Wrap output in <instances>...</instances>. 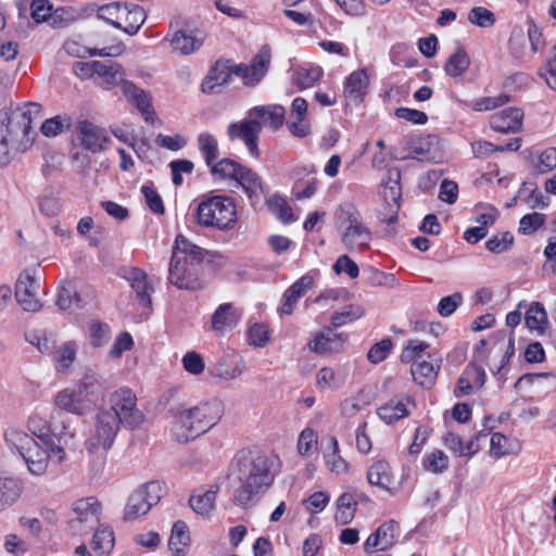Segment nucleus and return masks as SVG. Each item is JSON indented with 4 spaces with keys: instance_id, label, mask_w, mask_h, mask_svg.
Masks as SVG:
<instances>
[{
    "instance_id": "64",
    "label": "nucleus",
    "mask_w": 556,
    "mask_h": 556,
    "mask_svg": "<svg viewBox=\"0 0 556 556\" xmlns=\"http://www.w3.org/2000/svg\"><path fill=\"white\" fill-rule=\"evenodd\" d=\"M462 301L463 296L458 292L444 296L438 304V313L442 317H448L457 309Z\"/></svg>"
},
{
    "instance_id": "21",
    "label": "nucleus",
    "mask_w": 556,
    "mask_h": 556,
    "mask_svg": "<svg viewBox=\"0 0 556 556\" xmlns=\"http://www.w3.org/2000/svg\"><path fill=\"white\" fill-rule=\"evenodd\" d=\"M241 319V312L232 303H223L217 306L211 317V330L217 336H224L232 330Z\"/></svg>"
},
{
    "instance_id": "31",
    "label": "nucleus",
    "mask_w": 556,
    "mask_h": 556,
    "mask_svg": "<svg viewBox=\"0 0 556 556\" xmlns=\"http://www.w3.org/2000/svg\"><path fill=\"white\" fill-rule=\"evenodd\" d=\"M122 91L127 100L136 105L147 122H153L155 113L151 109L148 94L142 89L135 86L131 81L122 80Z\"/></svg>"
},
{
    "instance_id": "33",
    "label": "nucleus",
    "mask_w": 556,
    "mask_h": 556,
    "mask_svg": "<svg viewBox=\"0 0 556 556\" xmlns=\"http://www.w3.org/2000/svg\"><path fill=\"white\" fill-rule=\"evenodd\" d=\"M236 181L242 187L252 205L260 202L264 195V184L254 170L243 167Z\"/></svg>"
},
{
    "instance_id": "20",
    "label": "nucleus",
    "mask_w": 556,
    "mask_h": 556,
    "mask_svg": "<svg viewBox=\"0 0 556 556\" xmlns=\"http://www.w3.org/2000/svg\"><path fill=\"white\" fill-rule=\"evenodd\" d=\"M416 407L409 396H395L377 408L378 417L387 425H392L410 415Z\"/></svg>"
},
{
    "instance_id": "49",
    "label": "nucleus",
    "mask_w": 556,
    "mask_h": 556,
    "mask_svg": "<svg viewBox=\"0 0 556 556\" xmlns=\"http://www.w3.org/2000/svg\"><path fill=\"white\" fill-rule=\"evenodd\" d=\"M54 405L60 410H65L77 416L84 415L75 394L70 388L61 390L55 394Z\"/></svg>"
},
{
    "instance_id": "54",
    "label": "nucleus",
    "mask_w": 556,
    "mask_h": 556,
    "mask_svg": "<svg viewBox=\"0 0 556 556\" xmlns=\"http://www.w3.org/2000/svg\"><path fill=\"white\" fill-rule=\"evenodd\" d=\"M93 531L92 548L101 553L111 551L114 545L113 531L106 527L99 528V526Z\"/></svg>"
},
{
    "instance_id": "8",
    "label": "nucleus",
    "mask_w": 556,
    "mask_h": 556,
    "mask_svg": "<svg viewBox=\"0 0 556 556\" xmlns=\"http://www.w3.org/2000/svg\"><path fill=\"white\" fill-rule=\"evenodd\" d=\"M237 220L233 200L226 195H214L203 200L197 208V222L202 227L228 230Z\"/></svg>"
},
{
    "instance_id": "63",
    "label": "nucleus",
    "mask_w": 556,
    "mask_h": 556,
    "mask_svg": "<svg viewBox=\"0 0 556 556\" xmlns=\"http://www.w3.org/2000/svg\"><path fill=\"white\" fill-rule=\"evenodd\" d=\"M52 14L49 0H31L30 15L36 23L46 22Z\"/></svg>"
},
{
    "instance_id": "30",
    "label": "nucleus",
    "mask_w": 556,
    "mask_h": 556,
    "mask_svg": "<svg viewBox=\"0 0 556 556\" xmlns=\"http://www.w3.org/2000/svg\"><path fill=\"white\" fill-rule=\"evenodd\" d=\"M122 91L127 100L136 105L147 122H153L155 113L151 109L148 94L142 89L135 86L131 81L122 80Z\"/></svg>"
},
{
    "instance_id": "46",
    "label": "nucleus",
    "mask_w": 556,
    "mask_h": 556,
    "mask_svg": "<svg viewBox=\"0 0 556 556\" xmlns=\"http://www.w3.org/2000/svg\"><path fill=\"white\" fill-rule=\"evenodd\" d=\"M364 315V308L358 304H350L343 306L340 311H337L331 316V325L334 328L344 326L356 319H359Z\"/></svg>"
},
{
    "instance_id": "35",
    "label": "nucleus",
    "mask_w": 556,
    "mask_h": 556,
    "mask_svg": "<svg viewBox=\"0 0 556 556\" xmlns=\"http://www.w3.org/2000/svg\"><path fill=\"white\" fill-rule=\"evenodd\" d=\"M203 45V38L193 35L192 33H187L186 30H176L170 39L169 46L173 52L179 53L181 55H189L195 51H198Z\"/></svg>"
},
{
    "instance_id": "3",
    "label": "nucleus",
    "mask_w": 556,
    "mask_h": 556,
    "mask_svg": "<svg viewBox=\"0 0 556 556\" xmlns=\"http://www.w3.org/2000/svg\"><path fill=\"white\" fill-rule=\"evenodd\" d=\"M224 403L212 399L199 403L193 407L175 406L169 408L175 421L173 434L177 442L187 443L214 427L223 417Z\"/></svg>"
},
{
    "instance_id": "52",
    "label": "nucleus",
    "mask_w": 556,
    "mask_h": 556,
    "mask_svg": "<svg viewBox=\"0 0 556 556\" xmlns=\"http://www.w3.org/2000/svg\"><path fill=\"white\" fill-rule=\"evenodd\" d=\"M448 457L447 455L440 451L434 450L429 454H426L422 459V466L425 470L430 471L432 473H441L448 468Z\"/></svg>"
},
{
    "instance_id": "13",
    "label": "nucleus",
    "mask_w": 556,
    "mask_h": 556,
    "mask_svg": "<svg viewBox=\"0 0 556 556\" xmlns=\"http://www.w3.org/2000/svg\"><path fill=\"white\" fill-rule=\"evenodd\" d=\"M40 276L35 270L22 271L15 285V298L26 312H38L42 303L38 296L40 289Z\"/></svg>"
},
{
    "instance_id": "15",
    "label": "nucleus",
    "mask_w": 556,
    "mask_h": 556,
    "mask_svg": "<svg viewBox=\"0 0 556 556\" xmlns=\"http://www.w3.org/2000/svg\"><path fill=\"white\" fill-rule=\"evenodd\" d=\"M75 131L81 147L91 153H101L111 143L109 132L92 122L79 121L75 126Z\"/></svg>"
},
{
    "instance_id": "10",
    "label": "nucleus",
    "mask_w": 556,
    "mask_h": 556,
    "mask_svg": "<svg viewBox=\"0 0 556 556\" xmlns=\"http://www.w3.org/2000/svg\"><path fill=\"white\" fill-rule=\"evenodd\" d=\"M121 425L113 412L106 409L99 412L96 416L93 429L85 443L86 450L89 453L99 450L106 453L112 447Z\"/></svg>"
},
{
    "instance_id": "43",
    "label": "nucleus",
    "mask_w": 556,
    "mask_h": 556,
    "mask_svg": "<svg viewBox=\"0 0 556 556\" xmlns=\"http://www.w3.org/2000/svg\"><path fill=\"white\" fill-rule=\"evenodd\" d=\"M470 65V59L463 48H458L444 65L445 73L451 77L463 75Z\"/></svg>"
},
{
    "instance_id": "11",
    "label": "nucleus",
    "mask_w": 556,
    "mask_h": 556,
    "mask_svg": "<svg viewBox=\"0 0 556 556\" xmlns=\"http://www.w3.org/2000/svg\"><path fill=\"white\" fill-rule=\"evenodd\" d=\"M111 408L117 420L128 429L138 428L144 420V415L137 407V397L128 388H121L110 396Z\"/></svg>"
},
{
    "instance_id": "2",
    "label": "nucleus",
    "mask_w": 556,
    "mask_h": 556,
    "mask_svg": "<svg viewBox=\"0 0 556 556\" xmlns=\"http://www.w3.org/2000/svg\"><path fill=\"white\" fill-rule=\"evenodd\" d=\"M40 117L41 105L35 102L0 112V166L7 165L13 153L33 144L31 123Z\"/></svg>"
},
{
    "instance_id": "59",
    "label": "nucleus",
    "mask_w": 556,
    "mask_h": 556,
    "mask_svg": "<svg viewBox=\"0 0 556 556\" xmlns=\"http://www.w3.org/2000/svg\"><path fill=\"white\" fill-rule=\"evenodd\" d=\"M141 192L146 199V203L149 208L157 215H162L165 212L163 200L153 186L144 185L141 188Z\"/></svg>"
},
{
    "instance_id": "29",
    "label": "nucleus",
    "mask_w": 556,
    "mask_h": 556,
    "mask_svg": "<svg viewBox=\"0 0 556 556\" xmlns=\"http://www.w3.org/2000/svg\"><path fill=\"white\" fill-rule=\"evenodd\" d=\"M122 91L127 100L136 105L147 122H153L155 113L151 109L148 94L142 89L135 86L131 81L122 80Z\"/></svg>"
},
{
    "instance_id": "19",
    "label": "nucleus",
    "mask_w": 556,
    "mask_h": 556,
    "mask_svg": "<svg viewBox=\"0 0 556 556\" xmlns=\"http://www.w3.org/2000/svg\"><path fill=\"white\" fill-rule=\"evenodd\" d=\"M80 76H85L87 74H96L99 79V85L103 89H111L116 86L118 81L122 83V67L116 62L113 61H92L81 66Z\"/></svg>"
},
{
    "instance_id": "17",
    "label": "nucleus",
    "mask_w": 556,
    "mask_h": 556,
    "mask_svg": "<svg viewBox=\"0 0 556 556\" xmlns=\"http://www.w3.org/2000/svg\"><path fill=\"white\" fill-rule=\"evenodd\" d=\"M227 134L230 140H242L252 156L257 157L260 155L257 147L260 126L254 122V118L249 116L241 122L231 123L228 126Z\"/></svg>"
},
{
    "instance_id": "24",
    "label": "nucleus",
    "mask_w": 556,
    "mask_h": 556,
    "mask_svg": "<svg viewBox=\"0 0 556 556\" xmlns=\"http://www.w3.org/2000/svg\"><path fill=\"white\" fill-rule=\"evenodd\" d=\"M24 481L13 475L0 473V511L12 507L24 492Z\"/></svg>"
},
{
    "instance_id": "6",
    "label": "nucleus",
    "mask_w": 556,
    "mask_h": 556,
    "mask_svg": "<svg viewBox=\"0 0 556 556\" xmlns=\"http://www.w3.org/2000/svg\"><path fill=\"white\" fill-rule=\"evenodd\" d=\"M336 220L341 242L349 251L362 252L369 248L372 233L363 223L361 212L354 204H341L336 212Z\"/></svg>"
},
{
    "instance_id": "5",
    "label": "nucleus",
    "mask_w": 556,
    "mask_h": 556,
    "mask_svg": "<svg viewBox=\"0 0 556 556\" xmlns=\"http://www.w3.org/2000/svg\"><path fill=\"white\" fill-rule=\"evenodd\" d=\"M271 61V51L268 45H264L250 65H236L232 68L217 63L211 71L208 79L203 84L204 91L213 92L216 86H223L230 79L233 73L243 80L247 86H255L266 75Z\"/></svg>"
},
{
    "instance_id": "1",
    "label": "nucleus",
    "mask_w": 556,
    "mask_h": 556,
    "mask_svg": "<svg viewBox=\"0 0 556 556\" xmlns=\"http://www.w3.org/2000/svg\"><path fill=\"white\" fill-rule=\"evenodd\" d=\"M273 460L257 450L240 451L232 463L231 473L240 482L233 503L241 507L254 504L274 481Z\"/></svg>"
},
{
    "instance_id": "36",
    "label": "nucleus",
    "mask_w": 556,
    "mask_h": 556,
    "mask_svg": "<svg viewBox=\"0 0 556 556\" xmlns=\"http://www.w3.org/2000/svg\"><path fill=\"white\" fill-rule=\"evenodd\" d=\"M219 491L218 485L199 489L189 498L190 507L199 515H208L214 509V503Z\"/></svg>"
},
{
    "instance_id": "27",
    "label": "nucleus",
    "mask_w": 556,
    "mask_h": 556,
    "mask_svg": "<svg viewBox=\"0 0 556 556\" xmlns=\"http://www.w3.org/2000/svg\"><path fill=\"white\" fill-rule=\"evenodd\" d=\"M525 324L530 331L540 337L551 336L548 315L543 304L531 302L525 314Z\"/></svg>"
},
{
    "instance_id": "16",
    "label": "nucleus",
    "mask_w": 556,
    "mask_h": 556,
    "mask_svg": "<svg viewBox=\"0 0 556 556\" xmlns=\"http://www.w3.org/2000/svg\"><path fill=\"white\" fill-rule=\"evenodd\" d=\"M72 392L75 394L85 415L103 396L104 387L97 376L85 375L80 382L72 389Z\"/></svg>"
},
{
    "instance_id": "42",
    "label": "nucleus",
    "mask_w": 556,
    "mask_h": 556,
    "mask_svg": "<svg viewBox=\"0 0 556 556\" xmlns=\"http://www.w3.org/2000/svg\"><path fill=\"white\" fill-rule=\"evenodd\" d=\"M357 503L350 493H343L337 500L336 521L340 525L350 523L356 513Z\"/></svg>"
},
{
    "instance_id": "18",
    "label": "nucleus",
    "mask_w": 556,
    "mask_h": 556,
    "mask_svg": "<svg viewBox=\"0 0 556 556\" xmlns=\"http://www.w3.org/2000/svg\"><path fill=\"white\" fill-rule=\"evenodd\" d=\"M399 536V523L394 520L387 521L380 525L377 530L367 538L364 544V551L367 554H371L375 551H387L397 542Z\"/></svg>"
},
{
    "instance_id": "23",
    "label": "nucleus",
    "mask_w": 556,
    "mask_h": 556,
    "mask_svg": "<svg viewBox=\"0 0 556 556\" xmlns=\"http://www.w3.org/2000/svg\"><path fill=\"white\" fill-rule=\"evenodd\" d=\"M369 73L367 68L352 72L344 81V98L353 102H362L369 89Z\"/></svg>"
},
{
    "instance_id": "62",
    "label": "nucleus",
    "mask_w": 556,
    "mask_h": 556,
    "mask_svg": "<svg viewBox=\"0 0 556 556\" xmlns=\"http://www.w3.org/2000/svg\"><path fill=\"white\" fill-rule=\"evenodd\" d=\"M514 243V236L510 232H503L486 241V249L490 252L500 254L507 251Z\"/></svg>"
},
{
    "instance_id": "45",
    "label": "nucleus",
    "mask_w": 556,
    "mask_h": 556,
    "mask_svg": "<svg viewBox=\"0 0 556 556\" xmlns=\"http://www.w3.org/2000/svg\"><path fill=\"white\" fill-rule=\"evenodd\" d=\"M198 147L208 167L217 161L218 143L213 135L201 132L198 136Z\"/></svg>"
},
{
    "instance_id": "7",
    "label": "nucleus",
    "mask_w": 556,
    "mask_h": 556,
    "mask_svg": "<svg viewBox=\"0 0 556 556\" xmlns=\"http://www.w3.org/2000/svg\"><path fill=\"white\" fill-rule=\"evenodd\" d=\"M56 441H37L22 456L28 473L33 477H43L49 472L51 466L63 464L67 454L62 444Z\"/></svg>"
},
{
    "instance_id": "28",
    "label": "nucleus",
    "mask_w": 556,
    "mask_h": 556,
    "mask_svg": "<svg viewBox=\"0 0 556 556\" xmlns=\"http://www.w3.org/2000/svg\"><path fill=\"white\" fill-rule=\"evenodd\" d=\"M381 195L386 203L387 212H381V219L387 224H392L397 218V213L400 210V199L402 195L401 186L397 180H390L384 184L383 189L381 191Z\"/></svg>"
},
{
    "instance_id": "22",
    "label": "nucleus",
    "mask_w": 556,
    "mask_h": 556,
    "mask_svg": "<svg viewBox=\"0 0 556 556\" xmlns=\"http://www.w3.org/2000/svg\"><path fill=\"white\" fill-rule=\"evenodd\" d=\"M122 277L129 282L130 287L136 292L139 303L144 308H150L153 287L149 282L147 274L139 268L128 267L123 269Z\"/></svg>"
},
{
    "instance_id": "9",
    "label": "nucleus",
    "mask_w": 556,
    "mask_h": 556,
    "mask_svg": "<svg viewBox=\"0 0 556 556\" xmlns=\"http://www.w3.org/2000/svg\"><path fill=\"white\" fill-rule=\"evenodd\" d=\"M165 494V485L160 481H149L136 488L124 507V520L134 521L146 516Z\"/></svg>"
},
{
    "instance_id": "44",
    "label": "nucleus",
    "mask_w": 556,
    "mask_h": 556,
    "mask_svg": "<svg viewBox=\"0 0 556 556\" xmlns=\"http://www.w3.org/2000/svg\"><path fill=\"white\" fill-rule=\"evenodd\" d=\"M26 341L34 345L40 353L50 354L55 349L53 336L46 330H31L25 334Z\"/></svg>"
},
{
    "instance_id": "26",
    "label": "nucleus",
    "mask_w": 556,
    "mask_h": 556,
    "mask_svg": "<svg viewBox=\"0 0 556 556\" xmlns=\"http://www.w3.org/2000/svg\"><path fill=\"white\" fill-rule=\"evenodd\" d=\"M285 115V108L278 104L255 106L249 111V116L258 124L260 131L263 126L275 130L278 129L283 124Z\"/></svg>"
},
{
    "instance_id": "4",
    "label": "nucleus",
    "mask_w": 556,
    "mask_h": 556,
    "mask_svg": "<svg viewBox=\"0 0 556 556\" xmlns=\"http://www.w3.org/2000/svg\"><path fill=\"white\" fill-rule=\"evenodd\" d=\"M203 250L192 244L184 236L176 237L168 268V280L179 289L198 290L202 288L201 264Z\"/></svg>"
},
{
    "instance_id": "50",
    "label": "nucleus",
    "mask_w": 556,
    "mask_h": 556,
    "mask_svg": "<svg viewBox=\"0 0 556 556\" xmlns=\"http://www.w3.org/2000/svg\"><path fill=\"white\" fill-rule=\"evenodd\" d=\"M323 68L319 66L300 67L295 72L294 84L299 89H306L320 79Z\"/></svg>"
},
{
    "instance_id": "56",
    "label": "nucleus",
    "mask_w": 556,
    "mask_h": 556,
    "mask_svg": "<svg viewBox=\"0 0 556 556\" xmlns=\"http://www.w3.org/2000/svg\"><path fill=\"white\" fill-rule=\"evenodd\" d=\"M513 453L509 439L500 432H494L490 439V454L500 458Z\"/></svg>"
},
{
    "instance_id": "41",
    "label": "nucleus",
    "mask_w": 556,
    "mask_h": 556,
    "mask_svg": "<svg viewBox=\"0 0 556 556\" xmlns=\"http://www.w3.org/2000/svg\"><path fill=\"white\" fill-rule=\"evenodd\" d=\"M144 21L146 12L142 7L138 4H127V13H124L122 29L129 35H135Z\"/></svg>"
},
{
    "instance_id": "32",
    "label": "nucleus",
    "mask_w": 556,
    "mask_h": 556,
    "mask_svg": "<svg viewBox=\"0 0 556 556\" xmlns=\"http://www.w3.org/2000/svg\"><path fill=\"white\" fill-rule=\"evenodd\" d=\"M3 440L8 450L21 458L22 456H25L26 451L36 439L25 430L12 426L4 430Z\"/></svg>"
},
{
    "instance_id": "51",
    "label": "nucleus",
    "mask_w": 556,
    "mask_h": 556,
    "mask_svg": "<svg viewBox=\"0 0 556 556\" xmlns=\"http://www.w3.org/2000/svg\"><path fill=\"white\" fill-rule=\"evenodd\" d=\"M243 167L244 166H241L230 159H223L218 162L216 161L210 166L211 173L213 175L219 176L220 178H231L235 180L238 178Z\"/></svg>"
},
{
    "instance_id": "53",
    "label": "nucleus",
    "mask_w": 556,
    "mask_h": 556,
    "mask_svg": "<svg viewBox=\"0 0 556 556\" xmlns=\"http://www.w3.org/2000/svg\"><path fill=\"white\" fill-rule=\"evenodd\" d=\"M343 377L330 367H323L316 374V384L320 390L338 389L343 384Z\"/></svg>"
},
{
    "instance_id": "12",
    "label": "nucleus",
    "mask_w": 556,
    "mask_h": 556,
    "mask_svg": "<svg viewBox=\"0 0 556 556\" xmlns=\"http://www.w3.org/2000/svg\"><path fill=\"white\" fill-rule=\"evenodd\" d=\"M101 505L94 497L77 500L73 504V516L68 521L72 534L85 535L99 526Z\"/></svg>"
},
{
    "instance_id": "57",
    "label": "nucleus",
    "mask_w": 556,
    "mask_h": 556,
    "mask_svg": "<svg viewBox=\"0 0 556 556\" xmlns=\"http://www.w3.org/2000/svg\"><path fill=\"white\" fill-rule=\"evenodd\" d=\"M317 446V434L314 429L307 427L299 435L296 448L300 455L311 454Z\"/></svg>"
},
{
    "instance_id": "40",
    "label": "nucleus",
    "mask_w": 556,
    "mask_h": 556,
    "mask_svg": "<svg viewBox=\"0 0 556 556\" xmlns=\"http://www.w3.org/2000/svg\"><path fill=\"white\" fill-rule=\"evenodd\" d=\"M190 544V534L186 522L178 520L173 525L168 548L174 556H185Z\"/></svg>"
},
{
    "instance_id": "14",
    "label": "nucleus",
    "mask_w": 556,
    "mask_h": 556,
    "mask_svg": "<svg viewBox=\"0 0 556 556\" xmlns=\"http://www.w3.org/2000/svg\"><path fill=\"white\" fill-rule=\"evenodd\" d=\"M56 417H61L60 412H54L51 415V421H47L39 414L30 415L26 424L29 434L37 441H56L66 444L67 427L63 422L62 429L59 430L53 422Z\"/></svg>"
},
{
    "instance_id": "38",
    "label": "nucleus",
    "mask_w": 556,
    "mask_h": 556,
    "mask_svg": "<svg viewBox=\"0 0 556 556\" xmlns=\"http://www.w3.org/2000/svg\"><path fill=\"white\" fill-rule=\"evenodd\" d=\"M368 482L389 492L392 491L394 477L391 467L386 460L375 462L367 471Z\"/></svg>"
},
{
    "instance_id": "47",
    "label": "nucleus",
    "mask_w": 556,
    "mask_h": 556,
    "mask_svg": "<svg viewBox=\"0 0 556 556\" xmlns=\"http://www.w3.org/2000/svg\"><path fill=\"white\" fill-rule=\"evenodd\" d=\"M124 13H127V3L113 2L99 9V16L118 29H122Z\"/></svg>"
},
{
    "instance_id": "37",
    "label": "nucleus",
    "mask_w": 556,
    "mask_h": 556,
    "mask_svg": "<svg viewBox=\"0 0 556 556\" xmlns=\"http://www.w3.org/2000/svg\"><path fill=\"white\" fill-rule=\"evenodd\" d=\"M313 285V279L308 276H303L296 280L285 293L280 312L286 315L293 313L294 306L299 299L304 295L306 290Z\"/></svg>"
},
{
    "instance_id": "25",
    "label": "nucleus",
    "mask_w": 556,
    "mask_h": 556,
    "mask_svg": "<svg viewBox=\"0 0 556 556\" xmlns=\"http://www.w3.org/2000/svg\"><path fill=\"white\" fill-rule=\"evenodd\" d=\"M523 112L518 108H508L491 116L492 129L503 134L518 132L522 127Z\"/></svg>"
},
{
    "instance_id": "60",
    "label": "nucleus",
    "mask_w": 556,
    "mask_h": 556,
    "mask_svg": "<svg viewBox=\"0 0 556 556\" xmlns=\"http://www.w3.org/2000/svg\"><path fill=\"white\" fill-rule=\"evenodd\" d=\"M509 102V97L507 94H500L496 97H484L476 100L471 108L477 112H486L493 109L500 108Z\"/></svg>"
},
{
    "instance_id": "39",
    "label": "nucleus",
    "mask_w": 556,
    "mask_h": 556,
    "mask_svg": "<svg viewBox=\"0 0 556 556\" xmlns=\"http://www.w3.org/2000/svg\"><path fill=\"white\" fill-rule=\"evenodd\" d=\"M484 381V367L478 364H469L464 375L458 379L457 389L463 394H469L475 387H482Z\"/></svg>"
},
{
    "instance_id": "55",
    "label": "nucleus",
    "mask_w": 556,
    "mask_h": 556,
    "mask_svg": "<svg viewBox=\"0 0 556 556\" xmlns=\"http://www.w3.org/2000/svg\"><path fill=\"white\" fill-rule=\"evenodd\" d=\"M468 21L479 27L488 28L494 25L495 15L484 7H475L468 13Z\"/></svg>"
},
{
    "instance_id": "58",
    "label": "nucleus",
    "mask_w": 556,
    "mask_h": 556,
    "mask_svg": "<svg viewBox=\"0 0 556 556\" xmlns=\"http://www.w3.org/2000/svg\"><path fill=\"white\" fill-rule=\"evenodd\" d=\"M184 369L193 376L201 375L205 369V364L202 356L194 352H187L181 359Z\"/></svg>"
},
{
    "instance_id": "48",
    "label": "nucleus",
    "mask_w": 556,
    "mask_h": 556,
    "mask_svg": "<svg viewBox=\"0 0 556 556\" xmlns=\"http://www.w3.org/2000/svg\"><path fill=\"white\" fill-rule=\"evenodd\" d=\"M413 379L422 387H429L433 383L437 377V369L430 362H418L412 366Z\"/></svg>"
},
{
    "instance_id": "61",
    "label": "nucleus",
    "mask_w": 556,
    "mask_h": 556,
    "mask_svg": "<svg viewBox=\"0 0 556 556\" xmlns=\"http://www.w3.org/2000/svg\"><path fill=\"white\" fill-rule=\"evenodd\" d=\"M245 369L241 359L236 361L235 364L219 363L216 365V376L224 380H231L239 377Z\"/></svg>"
},
{
    "instance_id": "34",
    "label": "nucleus",
    "mask_w": 556,
    "mask_h": 556,
    "mask_svg": "<svg viewBox=\"0 0 556 556\" xmlns=\"http://www.w3.org/2000/svg\"><path fill=\"white\" fill-rule=\"evenodd\" d=\"M345 342L342 334L327 329L325 332L317 333L308 343L309 351L318 354L332 353L341 350Z\"/></svg>"
}]
</instances>
